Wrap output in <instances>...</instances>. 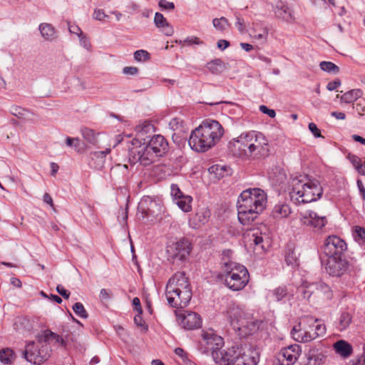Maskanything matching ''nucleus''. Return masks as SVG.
<instances>
[{"label": "nucleus", "mask_w": 365, "mask_h": 365, "mask_svg": "<svg viewBox=\"0 0 365 365\" xmlns=\"http://www.w3.org/2000/svg\"><path fill=\"white\" fill-rule=\"evenodd\" d=\"M309 129L315 138H324V136H322L321 134V130L317 128L315 123H310L309 124Z\"/></svg>", "instance_id": "4d7b16f0"}, {"label": "nucleus", "mask_w": 365, "mask_h": 365, "mask_svg": "<svg viewBox=\"0 0 365 365\" xmlns=\"http://www.w3.org/2000/svg\"><path fill=\"white\" fill-rule=\"evenodd\" d=\"M192 198L190 195H184L177 200L175 203L183 212H190L192 209L191 203Z\"/></svg>", "instance_id": "f704fd0d"}, {"label": "nucleus", "mask_w": 365, "mask_h": 365, "mask_svg": "<svg viewBox=\"0 0 365 365\" xmlns=\"http://www.w3.org/2000/svg\"><path fill=\"white\" fill-rule=\"evenodd\" d=\"M177 43L181 44L182 43H186L187 45H192V44H202V42L199 39V38L196 36H188L183 41H177Z\"/></svg>", "instance_id": "603ef678"}, {"label": "nucleus", "mask_w": 365, "mask_h": 365, "mask_svg": "<svg viewBox=\"0 0 365 365\" xmlns=\"http://www.w3.org/2000/svg\"><path fill=\"white\" fill-rule=\"evenodd\" d=\"M237 351L232 347L227 350L220 348L212 354V359L219 365H235Z\"/></svg>", "instance_id": "dca6fc26"}, {"label": "nucleus", "mask_w": 365, "mask_h": 365, "mask_svg": "<svg viewBox=\"0 0 365 365\" xmlns=\"http://www.w3.org/2000/svg\"><path fill=\"white\" fill-rule=\"evenodd\" d=\"M351 322V316L348 312H343L339 319L338 329L343 331L346 329Z\"/></svg>", "instance_id": "c9c22d12"}, {"label": "nucleus", "mask_w": 365, "mask_h": 365, "mask_svg": "<svg viewBox=\"0 0 365 365\" xmlns=\"http://www.w3.org/2000/svg\"><path fill=\"white\" fill-rule=\"evenodd\" d=\"M57 292L61 295L64 299H68L70 296V292L65 289L61 285H58L56 287Z\"/></svg>", "instance_id": "69168bd1"}, {"label": "nucleus", "mask_w": 365, "mask_h": 365, "mask_svg": "<svg viewBox=\"0 0 365 365\" xmlns=\"http://www.w3.org/2000/svg\"><path fill=\"white\" fill-rule=\"evenodd\" d=\"M191 249V244L188 240L180 239L167 247L168 258L173 261L182 262L189 256Z\"/></svg>", "instance_id": "ddd939ff"}, {"label": "nucleus", "mask_w": 365, "mask_h": 365, "mask_svg": "<svg viewBox=\"0 0 365 365\" xmlns=\"http://www.w3.org/2000/svg\"><path fill=\"white\" fill-rule=\"evenodd\" d=\"M251 240L254 242L255 245H260L263 242V237L261 234L259 235L257 233H254L252 235Z\"/></svg>", "instance_id": "774afa93"}, {"label": "nucleus", "mask_w": 365, "mask_h": 365, "mask_svg": "<svg viewBox=\"0 0 365 365\" xmlns=\"http://www.w3.org/2000/svg\"><path fill=\"white\" fill-rule=\"evenodd\" d=\"M249 35L255 41L263 44L267 41L269 30L264 24L256 21L253 22L250 28Z\"/></svg>", "instance_id": "f3484780"}, {"label": "nucleus", "mask_w": 365, "mask_h": 365, "mask_svg": "<svg viewBox=\"0 0 365 365\" xmlns=\"http://www.w3.org/2000/svg\"><path fill=\"white\" fill-rule=\"evenodd\" d=\"M259 361V354L251 346L237 349L235 365H257Z\"/></svg>", "instance_id": "2eb2a0df"}, {"label": "nucleus", "mask_w": 365, "mask_h": 365, "mask_svg": "<svg viewBox=\"0 0 365 365\" xmlns=\"http://www.w3.org/2000/svg\"><path fill=\"white\" fill-rule=\"evenodd\" d=\"M38 29L41 36L46 41H52L58 37L55 28L50 24L41 23L38 26Z\"/></svg>", "instance_id": "a878e982"}, {"label": "nucleus", "mask_w": 365, "mask_h": 365, "mask_svg": "<svg viewBox=\"0 0 365 365\" xmlns=\"http://www.w3.org/2000/svg\"><path fill=\"white\" fill-rule=\"evenodd\" d=\"M279 354L285 359L286 361H288V364L294 365L302 354V347L299 344H294L282 348Z\"/></svg>", "instance_id": "412c9836"}, {"label": "nucleus", "mask_w": 365, "mask_h": 365, "mask_svg": "<svg viewBox=\"0 0 365 365\" xmlns=\"http://www.w3.org/2000/svg\"><path fill=\"white\" fill-rule=\"evenodd\" d=\"M291 208L286 203H279L274 205L272 209L271 216L276 220H280L289 217L291 214Z\"/></svg>", "instance_id": "393cba45"}, {"label": "nucleus", "mask_w": 365, "mask_h": 365, "mask_svg": "<svg viewBox=\"0 0 365 365\" xmlns=\"http://www.w3.org/2000/svg\"><path fill=\"white\" fill-rule=\"evenodd\" d=\"M134 323L137 327H141L144 331H147L148 327V325L145 324V321L142 317V314L138 312V314L134 317Z\"/></svg>", "instance_id": "8fccbe9b"}, {"label": "nucleus", "mask_w": 365, "mask_h": 365, "mask_svg": "<svg viewBox=\"0 0 365 365\" xmlns=\"http://www.w3.org/2000/svg\"><path fill=\"white\" fill-rule=\"evenodd\" d=\"M150 54L145 50H138L134 53V58L137 61H145L149 59Z\"/></svg>", "instance_id": "c03bdc74"}, {"label": "nucleus", "mask_w": 365, "mask_h": 365, "mask_svg": "<svg viewBox=\"0 0 365 365\" xmlns=\"http://www.w3.org/2000/svg\"><path fill=\"white\" fill-rule=\"evenodd\" d=\"M273 365H290L288 364V361H285V359L282 357L279 353L277 354L276 358L274 361Z\"/></svg>", "instance_id": "338daca9"}, {"label": "nucleus", "mask_w": 365, "mask_h": 365, "mask_svg": "<svg viewBox=\"0 0 365 365\" xmlns=\"http://www.w3.org/2000/svg\"><path fill=\"white\" fill-rule=\"evenodd\" d=\"M326 327L319 323V319L306 317L291 331L293 339L300 343H307L322 336L326 333Z\"/></svg>", "instance_id": "6e6552de"}, {"label": "nucleus", "mask_w": 365, "mask_h": 365, "mask_svg": "<svg viewBox=\"0 0 365 365\" xmlns=\"http://www.w3.org/2000/svg\"><path fill=\"white\" fill-rule=\"evenodd\" d=\"M80 38V43L82 46H83L86 49L89 50L91 48V43L89 39L83 36V33L81 32V35L79 36Z\"/></svg>", "instance_id": "052dcab7"}, {"label": "nucleus", "mask_w": 365, "mask_h": 365, "mask_svg": "<svg viewBox=\"0 0 365 365\" xmlns=\"http://www.w3.org/2000/svg\"><path fill=\"white\" fill-rule=\"evenodd\" d=\"M154 23H155V25L158 29H160L161 27L164 26L168 22L167 21L166 19L163 16V15L161 13L156 12L155 14V17H154Z\"/></svg>", "instance_id": "a18cd8bd"}, {"label": "nucleus", "mask_w": 365, "mask_h": 365, "mask_svg": "<svg viewBox=\"0 0 365 365\" xmlns=\"http://www.w3.org/2000/svg\"><path fill=\"white\" fill-rule=\"evenodd\" d=\"M259 110L262 113L268 115L270 118H274L276 115V112L274 110L269 109L266 106L264 105L259 106Z\"/></svg>", "instance_id": "bf43d9fd"}, {"label": "nucleus", "mask_w": 365, "mask_h": 365, "mask_svg": "<svg viewBox=\"0 0 365 365\" xmlns=\"http://www.w3.org/2000/svg\"><path fill=\"white\" fill-rule=\"evenodd\" d=\"M170 194L173 197L174 201H176L180 197L184 196L185 195L183 192L180 190L178 185L176 184H173L170 186Z\"/></svg>", "instance_id": "de8ad7c7"}, {"label": "nucleus", "mask_w": 365, "mask_h": 365, "mask_svg": "<svg viewBox=\"0 0 365 365\" xmlns=\"http://www.w3.org/2000/svg\"><path fill=\"white\" fill-rule=\"evenodd\" d=\"M183 121L178 118L172 119L169 123L171 128L174 130H178L180 125H182Z\"/></svg>", "instance_id": "680f3d73"}, {"label": "nucleus", "mask_w": 365, "mask_h": 365, "mask_svg": "<svg viewBox=\"0 0 365 365\" xmlns=\"http://www.w3.org/2000/svg\"><path fill=\"white\" fill-rule=\"evenodd\" d=\"M192 295L190 284L184 272H177L169 279L165 287V296L170 307H187Z\"/></svg>", "instance_id": "20e7f679"}, {"label": "nucleus", "mask_w": 365, "mask_h": 365, "mask_svg": "<svg viewBox=\"0 0 365 365\" xmlns=\"http://www.w3.org/2000/svg\"><path fill=\"white\" fill-rule=\"evenodd\" d=\"M148 145L150 149L156 154L158 158L163 156L168 152L169 146L167 140L161 135H155Z\"/></svg>", "instance_id": "a211bd4d"}, {"label": "nucleus", "mask_w": 365, "mask_h": 365, "mask_svg": "<svg viewBox=\"0 0 365 365\" xmlns=\"http://www.w3.org/2000/svg\"><path fill=\"white\" fill-rule=\"evenodd\" d=\"M93 17L94 19L98 21H103L108 16L106 15L103 9H96L93 12Z\"/></svg>", "instance_id": "864d4df0"}, {"label": "nucleus", "mask_w": 365, "mask_h": 365, "mask_svg": "<svg viewBox=\"0 0 365 365\" xmlns=\"http://www.w3.org/2000/svg\"><path fill=\"white\" fill-rule=\"evenodd\" d=\"M326 272L332 277H340L350 269V264L343 257L327 259L325 265Z\"/></svg>", "instance_id": "4468645a"}, {"label": "nucleus", "mask_w": 365, "mask_h": 365, "mask_svg": "<svg viewBox=\"0 0 365 365\" xmlns=\"http://www.w3.org/2000/svg\"><path fill=\"white\" fill-rule=\"evenodd\" d=\"M73 311L79 317L82 319H87L88 317V312L84 308V306L81 302H76L73 305Z\"/></svg>", "instance_id": "ea45409f"}, {"label": "nucleus", "mask_w": 365, "mask_h": 365, "mask_svg": "<svg viewBox=\"0 0 365 365\" xmlns=\"http://www.w3.org/2000/svg\"><path fill=\"white\" fill-rule=\"evenodd\" d=\"M158 6L161 10L172 11L175 9L174 3L168 1L167 0H160Z\"/></svg>", "instance_id": "3c124183"}, {"label": "nucleus", "mask_w": 365, "mask_h": 365, "mask_svg": "<svg viewBox=\"0 0 365 365\" xmlns=\"http://www.w3.org/2000/svg\"><path fill=\"white\" fill-rule=\"evenodd\" d=\"M110 153V148H106L103 151H95L91 153V162L89 165L91 168L96 170H101L104 167L106 157Z\"/></svg>", "instance_id": "b1692460"}, {"label": "nucleus", "mask_w": 365, "mask_h": 365, "mask_svg": "<svg viewBox=\"0 0 365 365\" xmlns=\"http://www.w3.org/2000/svg\"><path fill=\"white\" fill-rule=\"evenodd\" d=\"M319 67L322 71L334 74L337 73L339 71V67L330 61H322L319 64Z\"/></svg>", "instance_id": "4c0bfd02"}, {"label": "nucleus", "mask_w": 365, "mask_h": 365, "mask_svg": "<svg viewBox=\"0 0 365 365\" xmlns=\"http://www.w3.org/2000/svg\"><path fill=\"white\" fill-rule=\"evenodd\" d=\"M347 249L346 243L336 235L329 236L322 247L323 253L328 257L336 258L344 256V252Z\"/></svg>", "instance_id": "f8f14e48"}, {"label": "nucleus", "mask_w": 365, "mask_h": 365, "mask_svg": "<svg viewBox=\"0 0 365 365\" xmlns=\"http://www.w3.org/2000/svg\"><path fill=\"white\" fill-rule=\"evenodd\" d=\"M307 362L305 365H322L325 355L322 345L311 347L306 354Z\"/></svg>", "instance_id": "aec40b11"}, {"label": "nucleus", "mask_w": 365, "mask_h": 365, "mask_svg": "<svg viewBox=\"0 0 365 365\" xmlns=\"http://www.w3.org/2000/svg\"><path fill=\"white\" fill-rule=\"evenodd\" d=\"M230 169L229 167L220 165H214L209 168L210 174L215 175V178L220 180L226 175L230 174Z\"/></svg>", "instance_id": "7c9ffc66"}, {"label": "nucleus", "mask_w": 365, "mask_h": 365, "mask_svg": "<svg viewBox=\"0 0 365 365\" xmlns=\"http://www.w3.org/2000/svg\"><path fill=\"white\" fill-rule=\"evenodd\" d=\"M314 287H312V284L306 288H302L300 289L304 299H309L312 293L314 292Z\"/></svg>", "instance_id": "5fc2aeb1"}, {"label": "nucleus", "mask_w": 365, "mask_h": 365, "mask_svg": "<svg viewBox=\"0 0 365 365\" xmlns=\"http://www.w3.org/2000/svg\"><path fill=\"white\" fill-rule=\"evenodd\" d=\"M180 324L184 329L192 330L201 327L202 319L195 312H185L180 318Z\"/></svg>", "instance_id": "6ab92c4d"}, {"label": "nucleus", "mask_w": 365, "mask_h": 365, "mask_svg": "<svg viewBox=\"0 0 365 365\" xmlns=\"http://www.w3.org/2000/svg\"><path fill=\"white\" fill-rule=\"evenodd\" d=\"M153 125L147 121L143 122L142 124H140L135 127V130L138 133H142L143 135L144 133H147L149 132L151 129H153Z\"/></svg>", "instance_id": "37998d69"}, {"label": "nucleus", "mask_w": 365, "mask_h": 365, "mask_svg": "<svg viewBox=\"0 0 365 365\" xmlns=\"http://www.w3.org/2000/svg\"><path fill=\"white\" fill-rule=\"evenodd\" d=\"M228 150L235 157L255 160L269 155V145L263 133L250 130L242 133L237 138L230 140Z\"/></svg>", "instance_id": "f257e3e1"}, {"label": "nucleus", "mask_w": 365, "mask_h": 365, "mask_svg": "<svg viewBox=\"0 0 365 365\" xmlns=\"http://www.w3.org/2000/svg\"><path fill=\"white\" fill-rule=\"evenodd\" d=\"M267 203L266 192L259 188L244 190L238 197L237 217L243 225H250L265 209Z\"/></svg>", "instance_id": "f03ea898"}, {"label": "nucleus", "mask_w": 365, "mask_h": 365, "mask_svg": "<svg viewBox=\"0 0 365 365\" xmlns=\"http://www.w3.org/2000/svg\"><path fill=\"white\" fill-rule=\"evenodd\" d=\"M51 351L48 344L38 335L36 341H30L26 344L24 356L29 362L39 365L50 357Z\"/></svg>", "instance_id": "1a4fd4ad"}, {"label": "nucleus", "mask_w": 365, "mask_h": 365, "mask_svg": "<svg viewBox=\"0 0 365 365\" xmlns=\"http://www.w3.org/2000/svg\"><path fill=\"white\" fill-rule=\"evenodd\" d=\"M287 294V291L285 287H279L273 291V296L277 301H280L284 299Z\"/></svg>", "instance_id": "09e8293b"}, {"label": "nucleus", "mask_w": 365, "mask_h": 365, "mask_svg": "<svg viewBox=\"0 0 365 365\" xmlns=\"http://www.w3.org/2000/svg\"><path fill=\"white\" fill-rule=\"evenodd\" d=\"M224 345L223 339L217 335L213 329L202 331V339L199 342L198 349L205 354H212Z\"/></svg>", "instance_id": "9d476101"}, {"label": "nucleus", "mask_w": 365, "mask_h": 365, "mask_svg": "<svg viewBox=\"0 0 365 365\" xmlns=\"http://www.w3.org/2000/svg\"><path fill=\"white\" fill-rule=\"evenodd\" d=\"M138 72V68L135 66H125L123 69V73L125 75L135 76Z\"/></svg>", "instance_id": "13d9d810"}, {"label": "nucleus", "mask_w": 365, "mask_h": 365, "mask_svg": "<svg viewBox=\"0 0 365 365\" xmlns=\"http://www.w3.org/2000/svg\"><path fill=\"white\" fill-rule=\"evenodd\" d=\"M16 359V354L11 348H4L0 350V362L4 365H13Z\"/></svg>", "instance_id": "c85d7f7f"}, {"label": "nucleus", "mask_w": 365, "mask_h": 365, "mask_svg": "<svg viewBox=\"0 0 365 365\" xmlns=\"http://www.w3.org/2000/svg\"><path fill=\"white\" fill-rule=\"evenodd\" d=\"M227 319L233 329L238 331L241 337H246L257 331L259 322L246 314L237 304L232 302L226 311Z\"/></svg>", "instance_id": "0eeeda50"}, {"label": "nucleus", "mask_w": 365, "mask_h": 365, "mask_svg": "<svg viewBox=\"0 0 365 365\" xmlns=\"http://www.w3.org/2000/svg\"><path fill=\"white\" fill-rule=\"evenodd\" d=\"M81 134L85 140L88 143L96 145L98 143V135L93 130L88 128L81 129Z\"/></svg>", "instance_id": "473e14b6"}, {"label": "nucleus", "mask_w": 365, "mask_h": 365, "mask_svg": "<svg viewBox=\"0 0 365 365\" xmlns=\"http://www.w3.org/2000/svg\"><path fill=\"white\" fill-rule=\"evenodd\" d=\"M340 86H341V81L339 78H337L333 81L329 82L327 86V88L329 91H334L337 88H339Z\"/></svg>", "instance_id": "e2e57ef3"}, {"label": "nucleus", "mask_w": 365, "mask_h": 365, "mask_svg": "<svg viewBox=\"0 0 365 365\" xmlns=\"http://www.w3.org/2000/svg\"><path fill=\"white\" fill-rule=\"evenodd\" d=\"M312 287H314V289L317 292L324 294V297L327 299H331L332 298V291L330 287L328 284H325L324 282H319L313 283Z\"/></svg>", "instance_id": "2f4dec72"}, {"label": "nucleus", "mask_w": 365, "mask_h": 365, "mask_svg": "<svg viewBox=\"0 0 365 365\" xmlns=\"http://www.w3.org/2000/svg\"><path fill=\"white\" fill-rule=\"evenodd\" d=\"M333 346L335 352L344 358H347L352 354L351 345L344 340L337 341Z\"/></svg>", "instance_id": "bb28decb"}, {"label": "nucleus", "mask_w": 365, "mask_h": 365, "mask_svg": "<svg viewBox=\"0 0 365 365\" xmlns=\"http://www.w3.org/2000/svg\"><path fill=\"white\" fill-rule=\"evenodd\" d=\"M302 222L305 225L320 230L325 226L327 220L325 217H320L317 212L309 211L303 217Z\"/></svg>", "instance_id": "4be33fe9"}, {"label": "nucleus", "mask_w": 365, "mask_h": 365, "mask_svg": "<svg viewBox=\"0 0 365 365\" xmlns=\"http://www.w3.org/2000/svg\"><path fill=\"white\" fill-rule=\"evenodd\" d=\"M230 250L223 252L222 259V279L225 284L232 291H240L245 287L250 280L247 269L228 258Z\"/></svg>", "instance_id": "39448f33"}, {"label": "nucleus", "mask_w": 365, "mask_h": 365, "mask_svg": "<svg viewBox=\"0 0 365 365\" xmlns=\"http://www.w3.org/2000/svg\"><path fill=\"white\" fill-rule=\"evenodd\" d=\"M161 31L166 36H172L174 33L173 28L168 23L160 29Z\"/></svg>", "instance_id": "0e129e2a"}, {"label": "nucleus", "mask_w": 365, "mask_h": 365, "mask_svg": "<svg viewBox=\"0 0 365 365\" xmlns=\"http://www.w3.org/2000/svg\"><path fill=\"white\" fill-rule=\"evenodd\" d=\"M212 24L214 27L220 31H225L230 26L228 20L225 17H221L220 19L215 18L212 20Z\"/></svg>", "instance_id": "e433bc0d"}, {"label": "nucleus", "mask_w": 365, "mask_h": 365, "mask_svg": "<svg viewBox=\"0 0 365 365\" xmlns=\"http://www.w3.org/2000/svg\"><path fill=\"white\" fill-rule=\"evenodd\" d=\"M158 158L156 154L150 149L148 144L133 147L129 151V159L133 164L140 163L141 165L147 166L153 163Z\"/></svg>", "instance_id": "9b49d317"}, {"label": "nucleus", "mask_w": 365, "mask_h": 365, "mask_svg": "<svg viewBox=\"0 0 365 365\" xmlns=\"http://www.w3.org/2000/svg\"><path fill=\"white\" fill-rule=\"evenodd\" d=\"M207 68L213 74H219L224 71L225 64L220 59L217 58L208 62Z\"/></svg>", "instance_id": "72a5a7b5"}, {"label": "nucleus", "mask_w": 365, "mask_h": 365, "mask_svg": "<svg viewBox=\"0 0 365 365\" xmlns=\"http://www.w3.org/2000/svg\"><path fill=\"white\" fill-rule=\"evenodd\" d=\"M221 124L215 120L207 119L191 133L188 143L197 152H205L213 147L223 135Z\"/></svg>", "instance_id": "7ed1b4c3"}, {"label": "nucleus", "mask_w": 365, "mask_h": 365, "mask_svg": "<svg viewBox=\"0 0 365 365\" xmlns=\"http://www.w3.org/2000/svg\"><path fill=\"white\" fill-rule=\"evenodd\" d=\"M40 336L41 339H43L46 343H48V341H53L55 343L58 344L62 347L66 349L67 342L60 335L53 332L49 329L43 331L42 334Z\"/></svg>", "instance_id": "cd10ccee"}, {"label": "nucleus", "mask_w": 365, "mask_h": 365, "mask_svg": "<svg viewBox=\"0 0 365 365\" xmlns=\"http://www.w3.org/2000/svg\"><path fill=\"white\" fill-rule=\"evenodd\" d=\"M292 187L290 195L299 202L308 203L321 198L323 188L316 179L307 175H299L293 178L290 182Z\"/></svg>", "instance_id": "423d86ee"}, {"label": "nucleus", "mask_w": 365, "mask_h": 365, "mask_svg": "<svg viewBox=\"0 0 365 365\" xmlns=\"http://www.w3.org/2000/svg\"><path fill=\"white\" fill-rule=\"evenodd\" d=\"M363 96V91L361 89L350 90L342 96L339 94L336 98H340L341 101L345 103H351Z\"/></svg>", "instance_id": "c756f323"}, {"label": "nucleus", "mask_w": 365, "mask_h": 365, "mask_svg": "<svg viewBox=\"0 0 365 365\" xmlns=\"http://www.w3.org/2000/svg\"><path fill=\"white\" fill-rule=\"evenodd\" d=\"M235 16L237 20L235 23L236 27L237 28L240 32L243 33L245 31L246 27L244 19L238 15H236Z\"/></svg>", "instance_id": "6e6d98bb"}, {"label": "nucleus", "mask_w": 365, "mask_h": 365, "mask_svg": "<svg viewBox=\"0 0 365 365\" xmlns=\"http://www.w3.org/2000/svg\"><path fill=\"white\" fill-rule=\"evenodd\" d=\"M28 112L26 109L17 106H12L10 108V113L18 118H22Z\"/></svg>", "instance_id": "49530a36"}, {"label": "nucleus", "mask_w": 365, "mask_h": 365, "mask_svg": "<svg viewBox=\"0 0 365 365\" xmlns=\"http://www.w3.org/2000/svg\"><path fill=\"white\" fill-rule=\"evenodd\" d=\"M210 211L207 209H202L197 212L195 216L194 217V220L198 222L201 224H205L208 217H210Z\"/></svg>", "instance_id": "a19ab883"}, {"label": "nucleus", "mask_w": 365, "mask_h": 365, "mask_svg": "<svg viewBox=\"0 0 365 365\" xmlns=\"http://www.w3.org/2000/svg\"><path fill=\"white\" fill-rule=\"evenodd\" d=\"M285 262L288 266L296 267L298 259L294 250H288L285 253Z\"/></svg>", "instance_id": "58836bf2"}, {"label": "nucleus", "mask_w": 365, "mask_h": 365, "mask_svg": "<svg viewBox=\"0 0 365 365\" xmlns=\"http://www.w3.org/2000/svg\"><path fill=\"white\" fill-rule=\"evenodd\" d=\"M274 13L277 18L282 19L288 23H292L294 21L295 19L293 10L287 4H285L283 2H279L277 5Z\"/></svg>", "instance_id": "5701e85b"}, {"label": "nucleus", "mask_w": 365, "mask_h": 365, "mask_svg": "<svg viewBox=\"0 0 365 365\" xmlns=\"http://www.w3.org/2000/svg\"><path fill=\"white\" fill-rule=\"evenodd\" d=\"M354 237L359 243H365V227L356 226Z\"/></svg>", "instance_id": "79ce46f5"}]
</instances>
